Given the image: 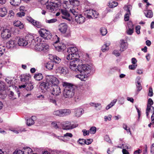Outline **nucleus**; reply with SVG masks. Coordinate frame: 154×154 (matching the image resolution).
<instances>
[{"label":"nucleus","mask_w":154,"mask_h":154,"mask_svg":"<svg viewBox=\"0 0 154 154\" xmlns=\"http://www.w3.org/2000/svg\"><path fill=\"white\" fill-rule=\"evenodd\" d=\"M66 47L63 43H60V45L56 47V49L58 51H60L62 50H64L66 48Z\"/></svg>","instance_id":"bb28decb"},{"label":"nucleus","mask_w":154,"mask_h":154,"mask_svg":"<svg viewBox=\"0 0 154 154\" xmlns=\"http://www.w3.org/2000/svg\"><path fill=\"white\" fill-rule=\"evenodd\" d=\"M92 68L91 66L88 65L81 64L78 66L76 69H75L76 71L77 70L80 73L79 75H77L78 77L82 80L85 81L91 72Z\"/></svg>","instance_id":"f257e3e1"},{"label":"nucleus","mask_w":154,"mask_h":154,"mask_svg":"<svg viewBox=\"0 0 154 154\" xmlns=\"http://www.w3.org/2000/svg\"><path fill=\"white\" fill-rule=\"evenodd\" d=\"M16 42L14 40H11L7 44V45H9V48H14L16 44Z\"/></svg>","instance_id":"72a5a7b5"},{"label":"nucleus","mask_w":154,"mask_h":154,"mask_svg":"<svg viewBox=\"0 0 154 154\" xmlns=\"http://www.w3.org/2000/svg\"><path fill=\"white\" fill-rule=\"evenodd\" d=\"M140 26L138 25L136 27V32L138 34H139L140 33Z\"/></svg>","instance_id":"680f3d73"},{"label":"nucleus","mask_w":154,"mask_h":154,"mask_svg":"<svg viewBox=\"0 0 154 154\" xmlns=\"http://www.w3.org/2000/svg\"><path fill=\"white\" fill-rule=\"evenodd\" d=\"M100 32L102 35H105L107 33V29L104 27L101 28L100 29Z\"/></svg>","instance_id":"c9c22d12"},{"label":"nucleus","mask_w":154,"mask_h":154,"mask_svg":"<svg viewBox=\"0 0 154 154\" xmlns=\"http://www.w3.org/2000/svg\"><path fill=\"white\" fill-rule=\"evenodd\" d=\"M27 45L28 47H30L32 48H33L35 46V45L36 43L35 40L33 38L32 36L31 38H29L28 40L27 39Z\"/></svg>","instance_id":"2eb2a0df"},{"label":"nucleus","mask_w":154,"mask_h":154,"mask_svg":"<svg viewBox=\"0 0 154 154\" xmlns=\"http://www.w3.org/2000/svg\"><path fill=\"white\" fill-rule=\"evenodd\" d=\"M121 43L120 46V51H123L125 50L127 48V43L124 42V40H121Z\"/></svg>","instance_id":"aec40b11"},{"label":"nucleus","mask_w":154,"mask_h":154,"mask_svg":"<svg viewBox=\"0 0 154 154\" xmlns=\"http://www.w3.org/2000/svg\"><path fill=\"white\" fill-rule=\"evenodd\" d=\"M47 8L51 12H52L55 10L50 3L48 5H47Z\"/></svg>","instance_id":"37998d69"},{"label":"nucleus","mask_w":154,"mask_h":154,"mask_svg":"<svg viewBox=\"0 0 154 154\" xmlns=\"http://www.w3.org/2000/svg\"><path fill=\"white\" fill-rule=\"evenodd\" d=\"M110 45L109 43H106L103 45L101 48V50L103 52H105L109 49V46Z\"/></svg>","instance_id":"2f4dec72"},{"label":"nucleus","mask_w":154,"mask_h":154,"mask_svg":"<svg viewBox=\"0 0 154 154\" xmlns=\"http://www.w3.org/2000/svg\"><path fill=\"white\" fill-rule=\"evenodd\" d=\"M123 128H124L125 130H126L127 132H130V134H131V133L130 132V129L129 128H128V129H127V125H126L125 124H123Z\"/></svg>","instance_id":"bf43d9fd"},{"label":"nucleus","mask_w":154,"mask_h":154,"mask_svg":"<svg viewBox=\"0 0 154 154\" xmlns=\"http://www.w3.org/2000/svg\"><path fill=\"white\" fill-rule=\"evenodd\" d=\"M50 90L51 93L54 95H58L61 93L60 88L57 85L51 87Z\"/></svg>","instance_id":"1a4fd4ad"},{"label":"nucleus","mask_w":154,"mask_h":154,"mask_svg":"<svg viewBox=\"0 0 154 154\" xmlns=\"http://www.w3.org/2000/svg\"><path fill=\"white\" fill-rule=\"evenodd\" d=\"M137 66L136 64H133L129 66V68L130 69H135Z\"/></svg>","instance_id":"69168bd1"},{"label":"nucleus","mask_w":154,"mask_h":154,"mask_svg":"<svg viewBox=\"0 0 154 154\" xmlns=\"http://www.w3.org/2000/svg\"><path fill=\"white\" fill-rule=\"evenodd\" d=\"M27 38L26 39L23 38H20L18 41L17 43L20 46H26L27 45Z\"/></svg>","instance_id":"dca6fc26"},{"label":"nucleus","mask_w":154,"mask_h":154,"mask_svg":"<svg viewBox=\"0 0 154 154\" xmlns=\"http://www.w3.org/2000/svg\"><path fill=\"white\" fill-rule=\"evenodd\" d=\"M50 3L55 10L56 9V8H57L59 5V4H58L57 2H50Z\"/></svg>","instance_id":"49530a36"},{"label":"nucleus","mask_w":154,"mask_h":154,"mask_svg":"<svg viewBox=\"0 0 154 154\" xmlns=\"http://www.w3.org/2000/svg\"><path fill=\"white\" fill-rule=\"evenodd\" d=\"M128 27L129 29L127 30V32L128 35H131L133 33L134 31L133 26L131 23L128 25Z\"/></svg>","instance_id":"4be33fe9"},{"label":"nucleus","mask_w":154,"mask_h":154,"mask_svg":"<svg viewBox=\"0 0 154 154\" xmlns=\"http://www.w3.org/2000/svg\"><path fill=\"white\" fill-rule=\"evenodd\" d=\"M109 6L110 8H113L116 6L118 5V3L115 2H112L109 3Z\"/></svg>","instance_id":"a19ab883"},{"label":"nucleus","mask_w":154,"mask_h":154,"mask_svg":"<svg viewBox=\"0 0 154 154\" xmlns=\"http://www.w3.org/2000/svg\"><path fill=\"white\" fill-rule=\"evenodd\" d=\"M82 132L83 133V135L85 136L86 135H88L89 134V131H87L85 129H84L82 130Z\"/></svg>","instance_id":"0e129e2a"},{"label":"nucleus","mask_w":154,"mask_h":154,"mask_svg":"<svg viewBox=\"0 0 154 154\" xmlns=\"http://www.w3.org/2000/svg\"><path fill=\"white\" fill-rule=\"evenodd\" d=\"M62 125H63V129L65 130L72 129L77 127L76 125H72L71 123L69 122H63L62 123Z\"/></svg>","instance_id":"f8f14e48"},{"label":"nucleus","mask_w":154,"mask_h":154,"mask_svg":"<svg viewBox=\"0 0 154 154\" xmlns=\"http://www.w3.org/2000/svg\"><path fill=\"white\" fill-rule=\"evenodd\" d=\"M34 78L36 80L40 81L43 79V76L41 73H35L34 76Z\"/></svg>","instance_id":"393cba45"},{"label":"nucleus","mask_w":154,"mask_h":154,"mask_svg":"<svg viewBox=\"0 0 154 154\" xmlns=\"http://www.w3.org/2000/svg\"><path fill=\"white\" fill-rule=\"evenodd\" d=\"M75 116L77 117H80L84 112V110L82 108H78L75 109Z\"/></svg>","instance_id":"6ab92c4d"},{"label":"nucleus","mask_w":154,"mask_h":154,"mask_svg":"<svg viewBox=\"0 0 154 154\" xmlns=\"http://www.w3.org/2000/svg\"><path fill=\"white\" fill-rule=\"evenodd\" d=\"M32 25L38 28H41L42 26V25L40 22L35 20Z\"/></svg>","instance_id":"473e14b6"},{"label":"nucleus","mask_w":154,"mask_h":154,"mask_svg":"<svg viewBox=\"0 0 154 154\" xmlns=\"http://www.w3.org/2000/svg\"><path fill=\"white\" fill-rule=\"evenodd\" d=\"M68 26L65 23L60 24L59 26L58 29L62 34L66 33L68 29Z\"/></svg>","instance_id":"ddd939ff"},{"label":"nucleus","mask_w":154,"mask_h":154,"mask_svg":"<svg viewBox=\"0 0 154 154\" xmlns=\"http://www.w3.org/2000/svg\"><path fill=\"white\" fill-rule=\"evenodd\" d=\"M136 84L138 91H140L142 88V86L141 85L140 82L136 83Z\"/></svg>","instance_id":"8fccbe9b"},{"label":"nucleus","mask_w":154,"mask_h":154,"mask_svg":"<svg viewBox=\"0 0 154 154\" xmlns=\"http://www.w3.org/2000/svg\"><path fill=\"white\" fill-rule=\"evenodd\" d=\"M96 131V128L95 127H91L89 129V132L91 134H94Z\"/></svg>","instance_id":"a18cd8bd"},{"label":"nucleus","mask_w":154,"mask_h":154,"mask_svg":"<svg viewBox=\"0 0 154 154\" xmlns=\"http://www.w3.org/2000/svg\"><path fill=\"white\" fill-rule=\"evenodd\" d=\"M104 140L109 143H111V141L108 135H106L104 137Z\"/></svg>","instance_id":"5fc2aeb1"},{"label":"nucleus","mask_w":154,"mask_h":154,"mask_svg":"<svg viewBox=\"0 0 154 154\" xmlns=\"http://www.w3.org/2000/svg\"><path fill=\"white\" fill-rule=\"evenodd\" d=\"M90 105L91 106H94L95 107V109L97 110H100L101 108V104L99 103H90Z\"/></svg>","instance_id":"c85d7f7f"},{"label":"nucleus","mask_w":154,"mask_h":154,"mask_svg":"<svg viewBox=\"0 0 154 154\" xmlns=\"http://www.w3.org/2000/svg\"><path fill=\"white\" fill-rule=\"evenodd\" d=\"M72 137V135L71 133H67L64 135L63 137L64 139H65V138L68 139V137Z\"/></svg>","instance_id":"de8ad7c7"},{"label":"nucleus","mask_w":154,"mask_h":154,"mask_svg":"<svg viewBox=\"0 0 154 154\" xmlns=\"http://www.w3.org/2000/svg\"><path fill=\"white\" fill-rule=\"evenodd\" d=\"M10 4L14 6L18 5L21 2V0H10Z\"/></svg>","instance_id":"cd10ccee"},{"label":"nucleus","mask_w":154,"mask_h":154,"mask_svg":"<svg viewBox=\"0 0 154 154\" xmlns=\"http://www.w3.org/2000/svg\"><path fill=\"white\" fill-rule=\"evenodd\" d=\"M57 21V19L55 18L49 20H46V22L49 23H53Z\"/></svg>","instance_id":"09e8293b"},{"label":"nucleus","mask_w":154,"mask_h":154,"mask_svg":"<svg viewBox=\"0 0 154 154\" xmlns=\"http://www.w3.org/2000/svg\"><path fill=\"white\" fill-rule=\"evenodd\" d=\"M153 103V102L151 98H149L148 100V103L147 105L151 106Z\"/></svg>","instance_id":"338daca9"},{"label":"nucleus","mask_w":154,"mask_h":154,"mask_svg":"<svg viewBox=\"0 0 154 154\" xmlns=\"http://www.w3.org/2000/svg\"><path fill=\"white\" fill-rule=\"evenodd\" d=\"M69 63V68L72 70H75V69H74V68L76 67V66H78L80 65V64L82 63V60H80L79 58L77 59H72L69 60H72Z\"/></svg>","instance_id":"6e6552de"},{"label":"nucleus","mask_w":154,"mask_h":154,"mask_svg":"<svg viewBox=\"0 0 154 154\" xmlns=\"http://www.w3.org/2000/svg\"><path fill=\"white\" fill-rule=\"evenodd\" d=\"M46 82H48L51 87L54 85H58L59 81L55 77L52 75H47L46 77Z\"/></svg>","instance_id":"20e7f679"},{"label":"nucleus","mask_w":154,"mask_h":154,"mask_svg":"<svg viewBox=\"0 0 154 154\" xmlns=\"http://www.w3.org/2000/svg\"><path fill=\"white\" fill-rule=\"evenodd\" d=\"M75 20L78 23L81 24L85 22V18L82 14H79L77 16H75Z\"/></svg>","instance_id":"4468645a"},{"label":"nucleus","mask_w":154,"mask_h":154,"mask_svg":"<svg viewBox=\"0 0 154 154\" xmlns=\"http://www.w3.org/2000/svg\"><path fill=\"white\" fill-rule=\"evenodd\" d=\"M28 77L26 75H23V76H21V78L20 80L22 82H26L27 81L28 79L27 78Z\"/></svg>","instance_id":"603ef678"},{"label":"nucleus","mask_w":154,"mask_h":154,"mask_svg":"<svg viewBox=\"0 0 154 154\" xmlns=\"http://www.w3.org/2000/svg\"><path fill=\"white\" fill-rule=\"evenodd\" d=\"M145 16L149 18H151L153 16V13L151 10H147L144 11Z\"/></svg>","instance_id":"5701e85b"},{"label":"nucleus","mask_w":154,"mask_h":154,"mask_svg":"<svg viewBox=\"0 0 154 154\" xmlns=\"http://www.w3.org/2000/svg\"><path fill=\"white\" fill-rule=\"evenodd\" d=\"M25 14V13L23 12L20 11V12H18L17 14V15L18 16L20 17H22L23 16H24Z\"/></svg>","instance_id":"052dcab7"},{"label":"nucleus","mask_w":154,"mask_h":154,"mask_svg":"<svg viewBox=\"0 0 154 154\" xmlns=\"http://www.w3.org/2000/svg\"><path fill=\"white\" fill-rule=\"evenodd\" d=\"M62 14V18L63 19H66L69 21H71L72 17L69 12L66 10L61 9L60 10Z\"/></svg>","instance_id":"9b49d317"},{"label":"nucleus","mask_w":154,"mask_h":154,"mask_svg":"<svg viewBox=\"0 0 154 154\" xmlns=\"http://www.w3.org/2000/svg\"><path fill=\"white\" fill-rule=\"evenodd\" d=\"M13 154H23L22 151L20 150H15L13 153Z\"/></svg>","instance_id":"774afa93"},{"label":"nucleus","mask_w":154,"mask_h":154,"mask_svg":"<svg viewBox=\"0 0 154 154\" xmlns=\"http://www.w3.org/2000/svg\"><path fill=\"white\" fill-rule=\"evenodd\" d=\"M51 126L53 127L55 129H57L58 128V126L55 122H52L51 123Z\"/></svg>","instance_id":"e2e57ef3"},{"label":"nucleus","mask_w":154,"mask_h":154,"mask_svg":"<svg viewBox=\"0 0 154 154\" xmlns=\"http://www.w3.org/2000/svg\"><path fill=\"white\" fill-rule=\"evenodd\" d=\"M14 13L12 10H10L9 11L8 15V17L9 20L11 19L14 16Z\"/></svg>","instance_id":"ea45409f"},{"label":"nucleus","mask_w":154,"mask_h":154,"mask_svg":"<svg viewBox=\"0 0 154 154\" xmlns=\"http://www.w3.org/2000/svg\"><path fill=\"white\" fill-rule=\"evenodd\" d=\"M49 46L45 43H39L37 42L35 44L33 48L38 51H45L48 49Z\"/></svg>","instance_id":"39448f33"},{"label":"nucleus","mask_w":154,"mask_h":154,"mask_svg":"<svg viewBox=\"0 0 154 154\" xmlns=\"http://www.w3.org/2000/svg\"><path fill=\"white\" fill-rule=\"evenodd\" d=\"M38 1L41 4L44 5L48 2V0H38Z\"/></svg>","instance_id":"6e6d98bb"},{"label":"nucleus","mask_w":154,"mask_h":154,"mask_svg":"<svg viewBox=\"0 0 154 154\" xmlns=\"http://www.w3.org/2000/svg\"><path fill=\"white\" fill-rule=\"evenodd\" d=\"M53 114L54 115L61 117V109L54 111Z\"/></svg>","instance_id":"c03bdc74"},{"label":"nucleus","mask_w":154,"mask_h":154,"mask_svg":"<svg viewBox=\"0 0 154 154\" xmlns=\"http://www.w3.org/2000/svg\"><path fill=\"white\" fill-rule=\"evenodd\" d=\"M5 88V87L4 83L3 82L0 81V91H4Z\"/></svg>","instance_id":"3c124183"},{"label":"nucleus","mask_w":154,"mask_h":154,"mask_svg":"<svg viewBox=\"0 0 154 154\" xmlns=\"http://www.w3.org/2000/svg\"><path fill=\"white\" fill-rule=\"evenodd\" d=\"M40 36L46 39H50L51 38V34L50 32L43 29H41L38 31Z\"/></svg>","instance_id":"423d86ee"},{"label":"nucleus","mask_w":154,"mask_h":154,"mask_svg":"<svg viewBox=\"0 0 154 154\" xmlns=\"http://www.w3.org/2000/svg\"><path fill=\"white\" fill-rule=\"evenodd\" d=\"M58 70L60 72L63 74H66L68 72V70L65 67H60L58 68Z\"/></svg>","instance_id":"7c9ffc66"},{"label":"nucleus","mask_w":154,"mask_h":154,"mask_svg":"<svg viewBox=\"0 0 154 154\" xmlns=\"http://www.w3.org/2000/svg\"><path fill=\"white\" fill-rule=\"evenodd\" d=\"M71 113V111L69 109H61V117L68 116Z\"/></svg>","instance_id":"a211bd4d"},{"label":"nucleus","mask_w":154,"mask_h":154,"mask_svg":"<svg viewBox=\"0 0 154 154\" xmlns=\"http://www.w3.org/2000/svg\"><path fill=\"white\" fill-rule=\"evenodd\" d=\"M85 14H86V17L87 18L90 19L94 18H97L98 17V13L92 9H89L86 10L85 12Z\"/></svg>","instance_id":"0eeeda50"},{"label":"nucleus","mask_w":154,"mask_h":154,"mask_svg":"<svg viewBox=\"0 0 154 154\" xmlns=\"http://www.w3.org/2000/svg\"><path fill=\"white\" fill-rule=\"evenodd\" d=\"M69 3L70 4L73 5L74 4H76V5H79V2L77 0H69Z\"/></svg>","instance_id":"864d4df0"},{"label":"nucleus","mask_w":154,"mask_h":154,"mask_svg":"<svg viewBox=\"0 0 154 154\" xmlns=\"http://www.w3.org/2000/svg\"><path fill=\"white\" fill-rule=\"evenodd\" d=\"M54 66V63L52 61L48 62L45 65L46 67L49 69H53Z\"/></svg>","instance_id":"c756f323"},{"label":"nucleus","mask_w":154,"mask_h":154,"mask_svg":"<svg viewBox=\"0 0 154 154\" xmlns=\"http://www.w3.org/2000/svg\"><path fill=\"white\" fill-rule=\"evenodd\" d=\"M36 119L35 116H32L31 119H29L27 120V124L29 126H30L32 125L34 123V121L33 119Z\"/></svg>","instance_id":"b1692460"},{"label":"nucleus","mask_w":154,"mask_h":154,"mask_svg":"<svg viewBox=\"0 0 154 154\" xmlns=\"http://www.w3.org/2000/svg\"><path fill=\"white\" fill-rule=\"evenodd\" d=\"M11 29H4L1 34V37L5 40L9 38L11 36Z\"/></svg>","instance_id":"9d476101"},{"label":"nucleus","mask_w":154,"mask_h":154,"mask_svg":"<svg viewBox=\"0 0 154 154\" xmlns=\"http://www.w3.org/2000/svg\"><path fill=\"white\" fill-rule=\"evenodd\" d=\"M40 88L42 90H47L48 88H50L51 86L48 82H43L40 85Z\"/></svg>","instance_id":"f3484780"},{"label":"nucleus","mask_w":154,"mask_h":154,"mask_svg":"<svg viewBox=\"0 0 154 154\" xmlns=\"http://www.w3.org/2000/svg\"><path fill=\"white\" fill-rule=\"evenodd\" d=\"M67 51L68 53L66 57L67 60H69L72 59H77L80 57L78 53V50L76 47H71L69 48Z\"/></svg>","instance_id":"7ed1b4c3"},{"label":"nucleus","mask_w":154,"mask_h":154,"mask_svg":"<svg viewBox=\"0 0 154 154\" xmlns=\"http://www.w3.org/2000/svg\"><path fill=\"white\" fill-rule=\"evenodd\" d=\"M62 85L64 87L63 96L65 98H70L74 95V88L73 85L67 82H63Z\"/></svg>","instance_id":"f03ea898"},{"label":"nucleus","mask_w":154,"mask_h":154,"mask_svg":"<svg viewBox=\"0 0 154 154\" xmlns=\"http://www.w3.org/2000/svg\"><path fill=\"white\" fill-rule=\"evenodd\" d=\"M124 9L127 11V13L130 14V9H132V6L130 5L125 6L124 8Z\"/></svg>","instance_id":"79ce46f5"},{"label":"nucleus","mask_w":154,"mask_h":154,"mask_svg":"<svg viewBox=\"0 0 154 154\" xmlns=\"http://www.w3.org/2000/svg\"><path fill=\"white\" fill-rule=\"evenodd\" d=\"M7 13V11L5 8H0V16L4 17Z\"/></svg>","instance_id":"412c9836"},{"label":"nucleus","mask_w":154,"mask_h":154,"mask_svg":"<svg viewBox=\"0 0 154 154\" xmlns=\"http://www.w3.org/2000/svg\"><path fill=\"white\" fill-rule=\"evenodd\" d=\"M69 11L73 15V17H74L75 18L76 16H77L79 14L78 12L74 9H70L69 10Z\"/></svg>","instance_id":"58836bf2"},{"label":"nucleus","mask_w":154,"mask_h":154,"mask_svg":"<svg viewBox=\"0 0 154 154\" xmlns=\"http://www.w3.org/2000/svg\"><path fill=\"white\" fill-rule=\"evenodd\" d=\"M53 57V60L55 63H58L60 62L61 59L57 56H54Z\"/></svg>","instance_id":"4c0bfd02"},{"label":"nucleus","mask_w":154,"mask_h":154,"mask_svg":"<svg viewBox=\"0 0 154 154\" xmlns=\"http://www.w3.org/2000/svg\"><path fill=\"white\" fill-rule=\"evenodd\" d=\"M34 87L31 83L26 84V89L27 91H31L32 90Z\"/></svg>","instance_id":"f704fd0d"},{"label":"nucleus","mask_w":154,"mask_h":154,"mask_svg":"<svg viewBox=\"0 0 154 154\" xmlns=\"http://www.w3.org/2000/svg\"><path fill=\"white\" fill-rule=\"evenodd\" d=\"M148 95L150 97H152L153 95L152 89V88L151 87H150L149 88V93Z\"/></svg>","instance_id":"4d7b16f0"},{"label":"nucleus","mask_w":154,"mask_h":154,"mask_svg":"<svg viewBox=\"0 0 154 154\" xmlns=\"http://www.w3.org/2000/svg\"><path fill=\"white\" fill-rule=\"evenodd\" d=\"M7 96L6 92L4 91L0 92V98L2 99H5Z\"/></svg>","instance_id":"e433bc0d"},{"label":"nucleus","mask_w":154,"mask_h":154,"mask_svg":"<svg viewBox=\"0 0 154 154\" xmlns=\"http://www.w3.org/2000/svg\"><path fill=\"white\" fill-rule=\"evenodd\" d=\"M93 141V139H87L85 140V144L89 145L91 144Z\"/></svg>","instance_id":"13d9d810"},{"label":"nucleus","mask_w":154,"mask_h":154,"mask_svg":"<svg viewBox=\"0 0 154 154\" xmlns=\"http://www.w3.org/2000/svg\"><path fill=\"white\" fill-rule=\"evenodd\" d=\"M13 24L14 26L19 27L20 29L23 28V25L20 21L17 20V21L16 20L15 21H14L13 23Z\"/></svg>","instance_id":"a878e982"}]
</instances>
